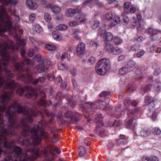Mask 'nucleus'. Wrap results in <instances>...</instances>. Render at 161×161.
Segmentation results:
<instances>
[{
    "instance_id": "f257e3e1",
    "label": "nucleus",
    "mask_w": 161,
    "mask_h": 161,
    "mask_svg": "<svg viewBox=\"0 0 161 161\" xmlns=\"http://www.w3.org/2000/svg\"><path fill=\"white\" fill-rule=\"evenodd\" d=\"M9 80L7 79L6 77L0 75V88L4 83V88L10 89V90L9 92L3 91L1 96L0 97V120L1 119V117L3 116L1 113L5 110V116H7L8 119V124L9 125V128L12 127L13 130L15 129L17 127V124L15 121L16 114L14 111H11V109H13L14 111L16 110L18 113L22 112L24 118L21 121L23 127L22 134L25 136H27L30 133L31 134L32 144L34 146H37L41 142L42 137L47 138L48 134L44 131L41 127L45 126L44 119L41 120L40 124L35 126L31 130H30L28 122L30 123L32 122L33 118L37 114V111L28 108L23 111V108L20 106L17 102H15L10 106L8 105V103L9 99L13 95L11 90L16 88H19L18 91L21 96H22L24 92L26 91L25 96L28 98L31 97L33 96L36 97L37 95V92L31 87L26 86L24 88L18 87V84L15 83L13 80L8 82Z\"/></svg>"
},
{
    "instance_id": "f03ea898",
    "label": "nucleus",
    "mask_w": 161,
    "mask_h": 161,
    "mask_svg": "<svg viewBox=\"0 0 161 161\" xmlns=\"http://www.w3.org/2000/svg\"><path fill=\"white\" fill-rule=\"evenodd\" d=\"M8 125V133L6 134H3L2 132V130H0V154L3 152L1 148V144L3 143L4 148L7 149L12 150V154L14 158V161H33L36 158L42 157V155L40 153L38 149L34 150L31 148L24 152H22L21 149L19 147H16L12 149V142L8 138L7 136L9 135H15L14 131L15 129L13 130L12 127L9 128V125Z\"/></svg>"
},
{
    "instance_id": "7ed1b4c3",
    "label": "nucleus",
    "mask_w": 161,
    "mask_h": 161,
    "mask_svg": "<svg viewBox=\"0 0 161 161\" xmlns=\"http://www.w3.org/2000/svg\"><path fill=\"white\" fill-rule=\"evenodd\" d=\"M0 48H1L0 53L2 57V60L0 61V75L6 77L8 80L12 78L13 74L7 69L9 62L13 63L17 58V55H14L13 57L9 55V51H13L14 49H18V47L16 45L14 46V43L8 40L4 44H0Z\"/></svg>"
},
{
    "instance_id": "20e7f679",
    "label": "nucleus",
    "mask_w": 161,
    "mask_h": 161,
    "mask_svg": "<svg viewBox=\"0 0 161 161\" xmlns=\"http://www.w3.org/2000/svg\"><path fill=\"white\" fill-rule=\"evenodd\" d=\"M17 3L16 0H0V35L12 28L10 18L5 11L4 5H15Z\"/></svg>"
},
{
    "instance_id": "39448f33",
    "label": "nucleus",
    "mask_w": 161,
    "mask_h": 161,
    "mask_svg": "<svg viewBox=\"0 0 161 161\" xmlns=\"http://www.w3.org/2000/svg\"><path fill=\"white\" fill-rule=\"evenodd\" d=\"M110 66V62L108 59H101L96 64V69L97 73L100 75H104L109 70Z\"/></svg>"
},
{
    "instance_id": "423d86ee",
    "label": "nucleus",
    "mask_w": 161,
    "mask_h": 161,
    "mask_svg": "<svg viewBox=\"0 0 161 161\" xmlns=\"http://www.w3.org/2000/svg\"><path fill=\"white\" fill-rule=\"evenodd\" d=\"M61 152L59 148L54 145H51L45 147L44 148L43 150L41 151L42 155L45 157H47L48 153L53 155L55 154V152H56L58 154H59Z\"/></svg>"
},
{
    "instance_id": "0eeeda50",
    "label": "nucleus",
    "mask_w": 161,
    "mask_h": 161,
    "mask_svg": "<svg viewBox=\"0 0 161 161\" xmlns=\"http://www.w3.org/2000/svg\"><path fill=\"white\" fill-rule=\"evenodd\" d=\"M15 32V36H14V39L17 41V45L20 46H24L25 45V40L20 39V37L23 34V31L19 27H15L13 28Z\"/></svg>"
},
{
    "instance_id": "6e6552de",
    "label": "nucleus",
    "mask_w": 161,
    "mask_h": 161,
    "mask_svg": "<svg viewBox=\"0 0 161 161\" xmlns=\"http://www.w3.org/2000/svg\"><path fill=\"white\" fill-rule=\"evenodd\" d=\"M85 45L82 42H80L77 45L76 51L77 54L79 57L81 58L84 55L85 51Z\"/></svg>"
},
{
    "instance_id": "1a4fd4ad",
    "label": "nucleus",
    "mask_w": 161,
    "mask_h": 161,
    "mask_svg": "<svg viewBox=\"0 0 161 161\" xmlns=\"http://www.w3.org/2000/svg\"><path fill=\"white\" fill-rule=\"evenodd\" d=\"M145 32L146 33L150 35L153 34L151 38L152 40L153 41L158 39V37L155 34L161 33V31L157 30H154L152 28H149L145 30Z\"/></svg>"
},
{
    "instance_id": "9d476101",
    "label": "nucleus",
    "mask_w": 161,
    "mask_h": 161,
    "mask_svg": "<svg viewBox=\"0 0 161 161\" xmlns=\"http://www.w3.org/2000/svg\"><path fill=\"white\" fill-rule=\"evenodd\" d=\"M100 35L105 41L110 42L113 39V35L110 32H107L105 30L102 31Z\"/></svg>"
},
{
    "instance_id": "9b49d317",
    "label": "nucleus",
    "mask_w": 161,
    "mask_h": 161,
    "mask_svg": "<svg viewBox=\"0 0 161 161\" xmlns=\"http://www.w3.org/2000/svg\"><path fill=\"white\" fill-rule=\"evenodd\" d=\"M80 12V10L78 8L75 9L69 8L66 10L65 15L68 17H71L73 16L75 14H77V12Z\"/></svg>"
},
{
    "instance_id": "f8f14e48",
    "label": "nucleus",
    "mask_w": 161,
    "mask_h": 161,
    "mask_svg": "<svg viewBox=\"0 0 161 161\" xmlns=\"http://www.w3.org/2000/svg\"><path fill=\"white\" fill-rule=\"evenodd\" d=\"M136 25L137 26V30L138 31H142L145 29L144 24L143 21H138L137 23H133L131 27V28H134Z\"/></svg>"
},
{
    "instance_id": "ddd939ff",
    "label": "nucleus",
    "mask_w": 161,
    "mask_h": 161,
    "mask_svg": "<svg viewBox=\"0 0 161 161\" xmlns=\"http://www.w3.org/2000/svg\"><path fill=\"white\" fill-rule=\"evenodd\" d=\"M43 31L42 28L39 25H36L33 28L30 29V31L32 34H34L35 32L39 33Z\"/></svg>"
},
{
    "instance_id": "4468645a",
    "label": "nucleus",
    "mask_w": 161,
    "mask_h": 161,
    "mask_svg": "<svg viewBox=\"0 0 161 161\" xmlns=\"http://www.w3.org/2000/svg\"><path fill=\"white\" fill-rule=\"evenodd\" d=\"M151 133V131L150 129L146 128L142 129L140 131L141 135L143 137L148 136Z\"/></svg>"
},
{
    "instance_id": "2eb2a0df",
    "label": "nucleus",
    "mask_w": 161,
    "mask_h": 161,
    "mask_svg": "<svg viewBox=\"0 0 161 161\" xmlns=\"http://www.w3.org/2000/svg\"><path fill=\"white\" fill-rule=\"evenodd\" d=\"M27 7L31 9H35L37 7V5L31 0H27L26 2Z\"/></svg>"
},
{
    "instance_id": "dca6fc26",
    "label": "nucleus",
    "mask_w": 161,
    "mask_h": 161,
    "mask_svg": "<svg viewBox=\"0 0 161 161\" xmlns=\"http://www.w3.org/2000/svg\"><path fill=\"white\" fill-rule=\"evenodd\" d=\"M120 21V18L118 16H116L114 17L111 20L110 24L111 28L114 27L119 24Z\"/></svg>"
},
{
    "instance_id": "f3484780",
    "label": "nucleus",
    "mask_w": 161,
    "mask_h": 161,
    "mask_svg": "<svg viewBox=\"0 0 161 161\" xmlns=\"http://www.w3.org/2000/svg\"><path fill=\"white\" fill-rule=\"evenodd\" d=\"M20 53L22 57H24V61L26 62L27 64H34V61L30 60L28 58L24 57V55L25 53V50L24 49H22L20 51Z\"/></svg>"
},
{
    "instance_id": "a211bd4d",
    "label": "nucleus",
    "mask_w": 161,
    "mask_h": 161,
    "mask_svg": "<svg viewBox=\"0 0 161 161\" xmlns=\"http://www.w3.org/2000/svg\"><path fill=\"white\" fill-rule=\"evenodd\" d=\"M20 79L21 81H30L32 80V77L31 75L29 74L28 73H27L26 75H25L22 74H20Z\"/></svg>"
},
{
    "instance_id": "6ab92c4d",
    "label": "nucleus",
    "mask_w": 161,
    "mask_h": 161,
    "mask_svg": "<svg viewBox=\"0 0 161 161\" xmlns=\"http://www.w3.org/2000/svg\"><path fill=\"white\" fill-rule=\"evenodd\" d=\"M117 144L118 145H124L127 143V139L124 136H122L120 138L117 139Z\"/></svg>"
},
{
    "instance_id": "aec40b11",
    "label": "nucleus",
    "mask_w": 161,
    "mask_h": 161,
    "mask_svg": "<svg viewBox=\"0 0 161 161\" xmlns=\"http://www.w3.org/2000/svg\"><path fill=\"white\" fill-rule=\"evenodd\" d=\"M105 49L108 52L112 53L114 52V47L110 43H106Z\"/></svg>"
},
{
    "instance_id": "412c9836",
    "label": "nucleus",
    "mask_w": 161,
    "mask_h": 161,
    "mask_svg": "<svg viewBox=\"0 0 161 161\" xmlns=\"http://www.w3.org/2000/svg\"><path fill=\"white\" fill-rule=\"evenodd\" d=\"M113 17V13L111 12H108L103 16V18L108 21L111 20Z\"/></svg>"
},
{
    "instance_id": "4be33fe9",
    "label": "nucleus",
    "mask_w": 161,
    "mask_h": 161,
    "mask_svg": "<svg viewBox=\"0 0 161 161\" xmlns=\"http://www.w3.org/2000/svg\"><path fill=\"white\" fill-rule=\"evenodd\" d=\"M45 48L48 51H54L57 48V46L53 44H47L45 46Z\"/></svg>"
},
{
    "instance_id": "5701e85b",
    "label": "nucleus",
    "mask_w": 161,
    "mask_h": 161,
    "mask_svg": "<svg viewBox=\"0 0 161 161\" xmlns=\"http://www.w3.org/2000/svg\"><path fill=\"white\" fill-rule=\"evenodd\" d=\"M78 154L80 157H84L86 153L85 147L82 146H80L78 150Z\"/></svg>"
},
{
    "instance_id": "b1692460",
    "label": "nucleus",
    "mask_w": 161,
    "mask_h": 161,
    "mask_svg": "<svg viewBox=\"0 0 161 161\" xmlns=\"http://www.w3.org/2000/svg\"><path fill=\"white\" fill-rule=\"evenodd\" d=\"M52 36L54 39L56 40L59 41L62 39V36L61 34L58 33L56 31L53 32Z\"/></svg>"
},
{
    "instance_id": "393cba45",
    "label": "nucleus",
    "mask_w": 161,
    "mask_h": 161,
    "mask_svg": "<svg viewBox=\"0 0 161 161\" xmlns=\"http://www.w3.org/2000/svg\"><path fill=\"white\" fill-rule=\"evenodd\" d=\"M14 66L17 71L18 72L23 71V67L24 66V63L23 62L21 64L15 63L14 64Z\"/></svg>"
},
{
    "instance_id": "a878e982",
    "label": "nucleus",
    "mask_w": 161,
    "mask_h": 161,
    "mask_svg": "<svg viewBox=\"0 0 161 161\" xmlns=\"http://www.w3.org/2000/svg\"><path fill=\"white\" fill-rule=\"evenodd\" d=\"M3 120L1 117V119L0 120V130H2V132L3 134H6L8 133L7 129L4 128V125L3 124Z\"/></svg>"
},
{
    "instance_id": "bb28decb",
    "label": "nucleus",
    "mask_w": 161,
    "mask_h": 161,
    "mask_svg": "<svg viewBox=\"0 0 161 161\" xmlns=\"http://www.w3.org/2000/svg\"><path fill=\"white\" fill-rule=\"evenodd\" d=\"M51 10L53 13L57 14L61 11V8L58 6H54L51 7Z\"/></svg>"
},
{
    "instance_id": "cd10ccee",
    "label": "nucleus",
    "mask_w": 161,
    "mask_h": 161,
    "mask_svg": "<svg viewBox=\"0 0 161 161\" xmlns=\"http://www.w3.org/2000/svg\"><path fill=\"white\" fill-rule=\"evenodd\" d=\"M37 69L39 72H46L47 70V68L43 64H41L37 67Z\"/></svg>"
},
{
    "instance_id": "c85d7f7f",
    "label": "nucleus",
    "mask_w": 161,
    "mask_h": 161,
    "mask_svg": "<svg viewBox=\"0 0 161 161\" xmlns=\"http://www.w3.org/2000/svg\"><path fill=\"white\" fill-rule=\"evenodd\" d=\"M102 119V114H99L96 115L95 119V121L96 122L100 123L102 125H103Z\"/></svg>"
},
{
    "instance_id": "c756f323",
    "label": "nucleus",
    "mask_w": 161,
    "mask_h": 161,
    "mask_svg": "<svg viewBox=\"0 0 161 161\" xmlns=\"http://www.w3.org/2000/svg\"><path fill=\"white\" fill-rule=\"evenodd\" d=\"M99 104L101 107V108L103 110H108V106H104L105 104L106 103L104 102H103L102 100H98L97 102Z\"/></svg>"
},
{
    "instance_id": "7c9ffc66",
    "label": "nucleus",
    "mask_w": 161,
    "mask_h": 161,
    "mask_svg": "<svg viewBox=\"0 0 161 161\" xmlns=\"http://www.w3.org/2000/svg\"><path fill=\"white\" fill-rule=\"evenodd\" d=\"M45 78L44 77H39L38 79H36L33 81V84L35 85L38 83L39 82L40 83H42L45 80Z\"/></svg>"
},
{
    "instance_id": "2f4dec72",
    "label": "nucleus",
    "mask_w": 161,
    "mask_h": 161,
    "mask_svg": "<svg viewBox=\"0 0 161 161\" xmlns=\"http://www.w3.org/2000/svg\"><path fill=\"white\" fill-rule=\"evenodd\" d=\"M136 123V121L135 119L134 118H132V119H130L128 121L127 124V127L129 128H130L132 125L133 124L134 125V124H135H135Z\"/></svg>"
},
{
    "instance_id": "473e14b6",
    "label": "nucleus",
    "mask_w": 161,
    "mask_h": 161,
    "mask_svg": "<svg viewBox=\"0 0 161 161\" xmlns=\"http://www.w3.org/2000/svg\"><path fill=\"white\" fill-rule=\"evenodd\" d=\"M144 102L146 103H147L149 105H151L153 107V105L154 101L153 100H151V99L149 97L146 96L145 98Z\"/></svg>"
},
{
    "instance_id": "72a5a7b5",
    "label": "nucleus",
    "mask_w": 161,
    "mask_h": 161,
    "mask_svg": "<svg viewBox=\"0 0 161 161\" xmlns=\"http://www.w3.org/2000/svg\"><path fill=\"white\" fill-rule=\"evenodd\" d=\"M68 26L67 25L64 24H61L57 26L56 27V29L59 31H64L67 29Z\"/></svg>"
},
{
    "instance_id": "f704fd0d",
    "label": "nucleus",
    "mask_w": 161,
    "mask_h": 161,
    "mask_svg": "<svg viewBox=\"0 0 161 161\" xmlns=\"http://www.w3.org/2000/svg\"><path fill=\"white\" fill-rule=\"evenodd\" d=\"M142 19V16L140 14H138L137 15V20H136V18L135 17H133L132 20V22L133 23L135 24L136 23H137L138 22L142 21L141 20Z\"/></svg>"
},
{
    "instance_id": "c9c22d12",
    "label": "nucleus",
    "mask_w": 161,
    "mask_h": 161,
    "mask_svg": "<svg viewBox=\"0 0 161 161\" xmlns=\"http://www.w3.org/2000/svg\"><path fill=\"white\" fill-rule=\"evenodd\" d=\"M92 2H95L96 4L99 6H101V3L98 1H95L94 0H87L85 2L83 3L84 6L86 5L88 3Z\"/></svg>"
},
{
    "instance_id": "e433bc0d",
    "label": "nucleus",
    "mask_w": 161,
    "mask_h": 161,
    "mask_svg": "<svg viewBox=\"0 0 161 161\" xmlns=\"http://www.w3.org/2000/svg\"><path fill=\"white\" fill-rule=\"evenodd\" d=\"M153 133L155 135H159L161 134V130L157 127H155L152 130Z\"/></svg>"
},
{
    "instance_id": "4c0bfd02",
    "label": "nucleus",
    "mask_w": 161,
    "mask_h": 161,
    "mask_svg": "<svg viewBox=\"0 0 161 161\" xmlns=\"http://www.w3.org/2000/svg\"><path fill=\"white\" fill-rule=\"evenodd\" d=\"M99 22L97 20L94 21L91 25V28L92 29H97L99 26Z\"/></svg>"
},
{
    "instance_id": "58836bf2",
    "label": "nucleus",
    "mask_w": 161,
    "mask_h": 161,
    "mask_svg": "<svg viewBox=\"0 0 161 161\" xmlns=\"http://www.w3.org/2000/svg\"><path fill=\"white\" fill-rule=\"evenodd\" d=\"M113 42L115 44L119 45L122 43V40L118 37H115L113 39Z\"/></svg>"
},
{
    "instance_id": "ea45409f",
    "label": "nucleus",
    "mask_w": 161,
    "mask_h": 161,
    "mask_svg": "<svg viewBox=\"0 0 161 161\" xmlns=\"http://www.w3.org/2000/svg\"><path fill=\"white\" fill-rule=\"evenodd\" d=\"M127 68L126 67H124L119 70V73L120 75H123L125 74L127 72Z\"/></svg>"
},
{
    "instance_id": "a19ab883",
    "label": "nucleus",
    "mask_w": 161,
    "mask_h": 161,
    "mask_svg": "<svg viewBox=\"0 0 161 161\" xmlns=\"http://www.w3.org/2000/svg\"><path fill=\"white\" fill-rule=\"evenodd\" d=\"M44 18L45 20L48 22H50L52 18L51 16L47 13H45L44 15Z\"/></svg>"
},
{
    "instance_id": "79ce46f5",
    "label": "nucleus",
    "mask_w": 161,
    "mask_h": 161,
    "mask_svg": "<svg viewBox=\"0 0 161 161\" xmlns=\"http://www.w3.org/2000/svg\"><path fill=\"white\" fill-rule=\"evenodd\" d=\"M80 31L79 30H76L74 31V37L76 39L80 40L81 37L78 35L80 33Z\"/></svg>"
},
{
    "instance_id": "37998d69",
    "label": "nucleus",
    "mask_w": 161,
    "mask_h": 161,
    "mask_svg": "<svg viewBox=\"0 0 161 161\" xmlns=\"http://www.w3.org/2000/svg\"><path fill=\"white\" fill-rule=\"evenodd\" d=\"M80 10V12H77V14H78L75 17V19L76 20H79L82 19L83 17H84V15L83 14L81 13V10L79 9Z\"/></svg>"
},
{
    "instance_id": "c03bdc74",
    "label": "nucleus",
    "mask_w": 161,
    "mask_h": 161,
    "mask_svg": "<svg viewBox=\"0 0 161 161\" xmlns=\"http://www.w3.org/2000/svg\"><path fill=\"white\" fill-rule=\"evenodd\" d=\"M122 52V50L121 48L119 47H116L114 48V52H112V53L114 54H118L121 53Z\"/></svg>"
},
{
    "instance_id": "a18cd8bd",
    "label": "nucleus",
    "mask_w": 161,
    "mask_h": 161,
    "mask_svg": "<svg viewBox=\"0 0 161 161\" xmlns=\"http://www.w3.org/2000/svg\"><path fill=\"white\" fill-rule=\"evenodd\" d=\"M140 47L139 45L134 44L131 46L130 47V49L132 51H136L139 49Z\"/></svg>"
},
{
    "instance_id": "49530a36",
    "label": "nucleus",
    "mask_w": 161,
    "mask_h": 161,
    "mask_svg": "<svg viewBox=\"0 0 161 161\" xmlns=\"http://www.w3.org/2000/svg\"><path fill=\"white\" fill-rule=\"evenodd\" d=\"M78 23L76 21H72L70 22L69 23V25L70 27H73L78 25Z\"/></svg>"
},
{
    "instance_id": "de8ad7c7",
    "label": "nucleus",
    "mask_w": 161,
    "mask_h": 161,
    "mask_svg": "<svg viewBox=\"0 0 161 161\" xmlns=\"http://www.w3.org/2000/svg\"><path fill=\"white\" fill-rule=\"evenodd\" d=\"M95 60L96 59L95 57H91L89 59L88 63L90 65L92 64L95 63Z\"/></svg>"
},
{
    "instance_id": "09e8293b",
    "label": "nucleus",
    "mask_w": 161,
    "mask_h": 161,
    "mask_svg": "<svg viewBox=\"0 0 161 161\" xmlns=\"http://www.w3.org/2000/svg\"><path fill=\"white\" fill-rule=\"evenodd\" d=\"M90 46L93 47L95 48H96L98 45L97 43L95 41H92L90 43Z\"/></svg>"
},
{
    "instance_id": "8fccbe9b",
    "label": "nucleus",
    "mask_w": 161,
    "mask_h": 161,
    "mask_svg": "<svg viewBox=\"0 0 161 161\" xmlns=\"http://www.w3.org/2000/svg\"><path fill=\"white\" fill-rule=\"evenodd\" d=\"M72 116H74V115L73 114L72 112L70 111H68L64 114V116L66 118L71 117Z\"/></svg>"
},
{
    "instance_id": "3c124183",
    "label": "nucleus",
    "mask_w": 161,
    "mask_h": 161,
    "mask_svg": "<svg viewBox=\"0 0 161 161\" xmlns=\"http://www.w3.org/2000/svg\"><path fill=\"white\" fill-rule=\"evenodd\" d=\"M36 17V15L35 13L31 14L29 16V20L31 22L34 21Z\"/></svg>"
},
{
    "instance_id": "603ef678",
    "label": "nucleus",
    "mask_w": 161,
    "mask_h": 161,
    "mask_svg": "<svg viewBox=\"0 0 161 161\" xmlns=\"http://www.w3.org/2000/svg\"><path fill=\"white\" fill-rule=\"evenodd\" d=\"M131 103V101L130 100V99L129 98H126L124 102V104L127 106L130 105Z\"/></svg>"
},
{
    "instance_id": "864d4df0",
    "label": "nucleus",
    "mask_w": 161,
    "mask_h": 161,
    "mask_svg": "<svg viewBox=\"0 0 161 161\" xmlns=\"http://www.w3.org/2000/svg\"><path fill=\"white\" fill-rule=\"evenodd\" d=\"M58 68L60 70H63L67 68V66L64 64L61 63L58 65Z\"/></svg>"
},
{
    "instance_id": "5fc2aeb1",
    "label": "nucleus",
    "mask_w": 161,
    "mask_h": 161,
    "mask_svg": "<svg viewBox=\"0 0 161 161\" xmlns=\"http://www.w3.org/2000/svg\"><path fill=\"white\" fill-rule=\"evenodd\" d=\"M34 54V50L33 49H30L27 53L28 55L30 57H32Z\"/></svg>"
},
{
    "instance_id": "6e6d98bb",
    "label": "nucleus",
    "mask_w": 161,
    "mask_h": 161,
    "mask_svg": "<svg viewBox=\"0 0 161 161\" xmlns=\"http://www.w3.org/2000/svg\"><path fill=\"white\" fill-rule=\"evenodd\" d=\"M153 87L155 90H158L160 89V83L159 82H157L156 83Z\"/></svg>"
},
{
    "instance_id": "4d7b16f0",
    "label": "nucleus",
    "mask_w": 161,
    "mask_h": 161,
    "mask_svg": "<svg viewBox=\"0 0 161 161\" xmlns=\"http://www.w3.org/2000/svg\"><path fill=\"white\" fill-rule=\"evenodd\" d=\"M123 20L126 24H127L129 22L130 19L127 16H125L123 18Z\"/></svg>"
},
{
    "instance_id": "13d9d810",
    "label": "nucleus",
    "mask_w": 161,
    "mask_h": 161,
    "mask_svg": "<svg viewBox=\"0 0 161 161\" xmlns=\"http://www.w3.org/2000/svg\"><path fill=\"white\" fill-rule=\"evenodd\" d=\"M110 94L109 92H108L106 91H104L102 92L100 94V97H104L108 96Z\"/></svg>"
},
{
    "instance_id": "bf43d9fd",
    "label": "nucleus",
    "mask_w": 161,
    "mask_h": 161,
    "mask_svg": "<svg viewBox=\"0 0 161 161\" xmlns=\"http://www.w3.org/2000/svg\"><path fill=\"white\" fill-rule=\"evenodd\" d=\"M145 53V51L144 50H142L138 52L136 56L138 58H140Z\"/></svg>"
},
{
    "instance_id": "052dcab7",
    "label": "nucleus",
    "mask_w": 161,
    "mask_h": 161,
    "mask_svg": "<svg viewBox=\"0 0 161 161\" xmlns=\"http://www.w3.org/2000/svg\"><path fill=\"white\" fill-rule=\"evenodd\" d=\"M157 115V113L156 111H154L152 113V114L150 117L153 119L154 120L156 119Z\"/></svg>"
},
{
    "instance_id": "680f3d73",
    "label": "nucleus",
    "mask_w": 161,
    "mask_h": 161,
    "mask_svg": "<svg viewBox=\"0 0 161 161\" xmlns=\"http://www.w3.org/2000/svg\"><path fill=\"white\" fill-rule=\"evenodd\" d=\"M131 5V3L130 2H125L124 4V8L125 9H128L130 7V6Z\"/></svg>"
},
{
    "instance_id": "e2e57ef3",
    "label": "nucleus",
    "mask_w": 161,
    "mask_h": 161,
    "mask_svg": "<svg viewBox=\"0 0 161 161\" xmlns=\"http://www.w3.org/2000/svg\"><path fill=\"white\" fill-rule=\"evenodd\" d=\"M46 103V102L43 99H41L38 103L40 106H45Z\"/></svg>"
},
{
    "instance_id": "0e129e2a",
    "label": "nucleus",
    "mask_w": 161,
    "mask_h": 161,
    "mask_svg": "<svg viewBox=\"0 0 161 161\" xmlns=\"http://www.w3.org/2000/svg\"><path fill=\"white\" fill-rule=\"evenodd\" d=\"M69 103L70 106L72 108H74L76 105V103L75 101H70Z\"/></svg>"
},
{
    "instance_id": "69168bd1",
    "label": "nucleus",
    "mask_w": 161,
    "mask_h": 161,
    "mask_svg": "<svg viewBox=\"0 0 161 161\" xmlns=\"http://www.w3.org/2000/svg\"><path fill=\"white\" fill-rule=\"evenodd\" d=\"M143 40V38L142 36H138L136 39L135 41L138 42H142Z\"/></svg>"
},
{
    "instance_id": "338daca9",
    "label": "nucleus",
    "mask_w": 161,
    "mask_h": 161,
    "mask_svg": "<svg viewBox=\"0 0 161 161\" xmlns=\"http://www.w3.org/2000/svg\"><path fill=\"white\" fill-rule=\"evenodd\" d=\"M150 158V161H158V159L155 156H153Z\"/></svg>"
},
{
    "instance_id": "774afa93",
    "label": "nucleus",
    "mask_w": 161,
    "mask_h": 161,
    "mask_svg": "<svg viewBox=\"0 0 161 161\" xmlns=\"http://www.w3.org/2000/svg\"><path fill=\"white\" fill-rule=\"evenodd\" d=\"M87 20V19L86 18L83 17L80 20V22L81 24H84L86 22Z\"/></svg>"
}]
</instances>
